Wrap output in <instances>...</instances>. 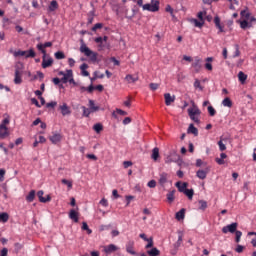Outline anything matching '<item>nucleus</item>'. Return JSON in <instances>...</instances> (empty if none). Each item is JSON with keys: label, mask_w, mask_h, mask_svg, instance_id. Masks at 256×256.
I'll return each instance as SVG.
<instances>
[{"label": "nucleus", "mask_w": 256, "mask_h": 256, "mask_svg": "<svg viewBox=\"0 0 256 256\" xmlns=\"http://www.w3.org/2000/svg\"><path fill=\"white\" fill-rule=\"evenodd\" d=\"M80 43V53H83L85 57H88L90 61H92V63H96L99 54H97V52H93V50H90V48L87 47V44H85V41L83 39L80 40Z\"/></svg>", "instance_id": "nucleus-1"}, {"label": "nucleus", "mask_w": 256, "mask_h": 256, "mask_svg": "<svg viewBox=\"0 0 256 256\" xmlns=\"http://www.w3.org/2000/svg\"><path fill=\"white\" fill-rule=\"evenodd\" d=\"M24 67L25 66L21 62L15 65V78H14L15 85H21V83H23V79H21V77L23 75Z\"/></svg>", "instance_id": "nucleus-2"}, {"label": "nucleus", "mask_w": 256, "mask_h": 256, "mask_svg": "<svg viewBox=\"0 0 256 256\" xmlns=\"http://www.w3.org/2000/svg\"><path fill=\"white\" fill-rule=\"evenodd\" d=\"M188 115L194 123H200L201 121L199 120V115H201V110L193 104V107L188 108Z\"/></svg>", "instance_id": "nucleus-3"}, {"label": "nucleus", "mask_w": 256, "mask_h": 256, "mask_svg": "<svg viewBox=\"0 0 256 256\" xmlns=\"http://www.w3.org/2000/svg\"><path fill=\"white\" fill-rule=\"evenodd\" d=\"M9 117L5 118L1 124H0V139H5L6 137H9V128H7V125L10 123Z\"/></svg>", "instance_id": "nucleus-4"}, {"label": "nucleus", "mask_w": 256, "mask_h": 256, "mask_svg": "<svg viewBox=\"0 0 256 256\" xmlns=\"http://www.w3.org/2000/svg\"><path fill=\"white\" fill-rule=\"evenodd\" d=\"M142 9L143 11H151L152 13H156V11H159V1L152 0L151 4H144Z\"/></svg>", "instance_id": "nucleus-5"}, {"label": "nucleus", "mask_w": 256, "mask_h": 256, "mask_svg": "<svg viewBox=\"0 0 256 256\" xmlns=\"http://www.w3.org/2000/svg\"><path fill=\"white\" fill-rule=\"evenodd\" d=\"M203 60L199 57H195L193 63H192V67L195 71V73H199V71H201V69H203Z\"/></svg>", "instance_id": "nucleus-6"}, {"label": "nucleus", "mask_w": 256, "mask_h": 256, "mask_svg": "<svg viewBox=\"0 0 256 256\" xmlns=\"http://www.w3.org/2000/svg\"><path fill=\"white\" fill-rule=\"evenodd\" d=\"M237 227H238L237 222H234V223H232L230 225L224 226L222 228V233H224V234L235 233V232H237Z\"/></svg>", "instance_id": "nucleus-7"}, {"label": "nucleus", "mask_w": 256, "mask_h": 256, "mask_svg": "<svg viewBox=\"0 0 256 256\" xmlns=\"http://www.w3.org/2000/svg\"><path fill=\"white\" fill-rule=\"evenodd\" d=\"M51 65H53V58H51V56H43L42 68L47 69V67H51Z\"/></svg>", "instance_id": "nucleus-8"}, {"label": "nucleus", "mask_w": 256, "mask_h": 256, "mask_svg": "<svg viewBox=\"0 0 256 256\" xmlns=\"http://www.w3.org/2000/svg\"><path fill=\"white\" fill-rule=\"evenodd\" d=\"M59 111L63 117L69 115L71 113V108L67 105V103H63L59 106Z\"/></svg>", "instance_id": "nucleus-9"}, {"label": "nucleus", "mask_w": 256, "mask_h": 256, "mask_svg": "<svg viewBox=\"0 0 256 256\" xmlns=\"http://www.w3.org/2000/svg\"><path fill=\"white\" fill-rule=\"evenodd\" d=\"M133 247H135V241L129 240L126 243V251H127V253H129L130 255H137V252H135Z\"/></svg>", "instance_id": "nucleus-10"}, {"label": "nucleus", "mask_w": 256, "mask_h": 256, "mask_svg": "<svg viewBox=\"0 0 256 256\" xmlns=\"http://www.w3.org/2000/svg\"><path fill=\"white\" fill-rule=\"evenodd\" d=\"M119 248L115 244H109L108 246H104V253L106 255H111V253H115Z\"/></svg>", "instance_id": "nucleus-11"}, {"label": "nucleus", "mask_w": 256, "mask_h": 256, "mask_svg": "<svg viewBox=\"0 0 256 256\" xmlns=\"http://www.w3.org/2000/svg\"><path fill=\"white\" fill-rule=\"evenodd\" d=\"M43 195H44L43 190H39L37 192V197H38L40 203H48V201H51V196L47 195V197L45 198V197H43Z\"/></svg>", "instance_id": "nucleus-12"}, {"label": "nucleus", "mask_w": 256, "mask_h": 256, "mask_svg": "<svg viewBox=\"0 0 256 256\" xmlns=\"http://www.w3.org/2000/svg\"><path fill=\"white\" fill-rule=\"evenodd\" d=\"M51 143H53V145H57V143H60L61 139H63V136L59 133H55L52 136L49 137Z\"/></svg>", "instance_id": "nucleus-13"}, {"label": "nucleus", "mask_w": 256, "mask_h": 256, "mask_svg": "<svg viewBox=\"0 0 256 256\" xmlns=\"http://www.w3.org/2000/svg\"><path fill=\"white\" fill-rule=\"evenodd\" d=\"M210 169L206 168L205 170H198L196 172V177H198V179H207V174L209 173Z\"/></svg>", "instance_id": "nucleus-14"}, {"label": "nucleus", "mask_w": 256, "mask_h": 256, "mask_svg": "<svg viewBox=\"0 0 256 256\" xmlns=\"http://www.w3.org/2000/svg\"><path fill=\"white\" fill-rule=\"evenodd\" d=\"M189 184L187 183V182H181V181H179V182H176V184H175V186L177 187V189H178V191L180 192V193H184V191H187V186H188Z\"/></svg>", "instance_id": "nucleus-15"}, {"label": "nucleus", "mask_w": 256, "mask_h": 256, "mask_svg": "<svg viewBox=\"0 0 256 256\" xmlns=\"http://www.w3.org/2000/svg\"><path fill=\"white\" fill-rule=\"evenodd\" d=\"M69 217L74 223H79V213L75 209L70 210Z\"/></svg>", "instance_id": "nucleus-16"}, {"label": "nucleus", "mask_w": 256, "mask_h": 256, "mask_svg": "<svg viewBox=\"0 0 256 256\" xmlns=\"http://www.w3.org/2000/svg\"><path fill=\"white\" fill-rule=\"evenodd\" d=\"M167 179H169V175L165 172L160 174V178L158 180L159 185H161V187H165V183H167Z\"/></svg>", "instance_id": "nucleus-17"}, {"label": "nucleus", "mask_w": 256, "mask_h": 256, "mask_svg": "<svg viewBox=\"0 0 256 256\" xmlns=\"http://www.w3.org/2000/svg\"><path fill=\"white\" fill-rule=\"evenodd\" d=\"M165 104L167 106L171 105V103H175V96H171L170 93L164 94Z\"/></svg>", "instance_id": "nucleus-18"}, {"label": "nucleus", "mask_w": 256, "mask_h": 256, "mask_svg": "<svg viewBox=\"0 0 256 256\" xmlns=\"http://www.w3.org/2000/svg\"><path fill=\"white\" fill-rule=\"evenodd\" d=\"M87 69H89V65L87 63H83L80 66V70H81V75L83 77H89V71H87Z\"/></svg>", "instance_id": "nucleus-19"}, {"label": "nucleus", "mask_w": 256, "mask_h": 256, "mask_svg": "<svg viewBox=\"0 0 256 256\" xmlns=\"http://www.w3.org/2000/svg\"><path fill=\"white\" fill-rule=\"evenodd\" d=\"M73 77V70H67L66 74L61 78L62 83H68L69 79Z\"/></svg>", "instance_id": "nucleus-20"}, {"label": "nucleus", "mask_w": 256, "mask_h": 256, "mask_svg": "<svg viewBox=\"0 0 256 256\" xmlns=\"http://www.w3.org/2000/svg\"><path fill=\"white\" fill-rule=\"evenodd\" d=\"M187 133H191L192 135H194V137H197V135H199V130L195 127V125L190 124Z\"/></svg>", "instance_id": "nucleus-21"}, {"label": "nucleus", "mask_w": 256, "mask_h": 256, "mask_svg": "<svg viewBox=\"0 0 256 256\" xmlns=\"http://www.w3.org/2000/svg\"><path fill=\"white\" fill-rule=\"evenodd\" d=\"M57 9H59V3H57V0H52L48 7V11L53 12L57 11Z\"/></svg>", "instance_id": "nucleus-22"}, {"label": "nucleus", "mask_w": 256, "mask_h": 256, "mask_svg": "<svg viewBox=\"0 0 256 256\" xmlns=\"http://www.w3.org/2000/svg\"><path fill=\"white\" fill-rule=\"evenodd\" d=\"M214 23H215V26L217 27V29H219L220 33L225 32V30L223 29V26H221V19L219 18V16H216L214 18Z\"/></svg>", "instance_id": "nucleus-23"}, {"label": "nucleus", "mask_w": 256, "mask_h": 256, "mask_svg": "<svg viewBox=\"0 0 256 256\" xmlns=\"http://www.w3.org/2000/svg\"><path fill=\"white\" fill-rule=\"evenodd\" d=\"M125 81H127V83H137V81H139V77L128 74L125 77Z\"/></svg>", "instance_id": "nucleus-24"}, {"label": "nucleus", "mask_w": 256, "mask_h": 256, "mask_svg": "<svg viewBox=\"0 0 256 256\" xmlns=\"http://www.w3.org/2000/svg\"><path fill=\"white\" fill-rule=\"evenodd\" d=\"M175 193H176V190H171V191L166 195L168 203H173V201H175Z\"/></svg>", "instance_id": "nucleus-25"}, {"label": "nucleus", "mask_w": 256, "mask_h": 256, "mask_svg": "<svg viewBox=\"0 0 256 256\" xmlns=\"http://www.w3.org/2000/svg\"><path fill=\"white\" fill-rule=\"evenodd\" d=\"M213 61V57H208L206 58V64H205V69H207V71H213V64H211V62Z\"/></svg>", "instance_id": "nucleus-26"}, {"label": "nucleus", "mask_w": 256, "mask_h": 256, "mask_svg": "<svg viewBox=\"0 0 256 256\" xmlns=\"http://www.w3.org/2000/svg\"><path fill=\"white\" fill-rule=\"evenodd\" d=\"M185 211H186L185 208H182L180 211H178L176 213L177 221H181V220L185 219Z\"/></svg>", "instance_id": "nucleus-27"}, {"label": "nucleus", "mask_w": 256, "mask_h": 256, "mask_svg": "<svg viewBox=\"0 0 256 256\" xmlns=\"http://www.w3.org/2000/svg\"><path fill=\"white\" fill-rule=\"evenodd\" d=\"M36 53L35 50H33V48L26 50V54L24 55L25 59H33L35 57Z\"/></svg>", "instance_id": "nucleus-28"}, {"label": "nucleus", "mask_w": 256, "mask_h": 256, "mask_svg": "<svg viewBox=\"0 0 256 256\" xmlns=\"http://www.w3.org/2000/svg\"><path fill=\"white\" fill-rule=\"evenodd\" d=\"M9 221V214L7 212L0 213V223H7Z\"/></svg>", "instance_id": "nucleus-29"}, {"label": "nucleus", "mask_w": 256, "mask_h": 256, "mask_svg": "<svg viewBox=\"0 0 256 256\" xmlns=\"http://www.w3.org/2000/svg\"><path fill=\"white\" fill-rule=\"evenodd\" d=\"M222 105L223 107H233V101H231V98L226 97L223 101H222Z\"/></svg>", "instance_id": "nucleus-30"}, {"label": "nucleus", "mask_w": 256, "mask_h": 256, "mask_svg": "<svg viewBox=\"0 0 256 256\" xmlns=\"http://www.w3.org/2000/svg\"><path fill=\"white\" fill-rule=\"evenodd\" d=\"M34 200H35V190H31L29 194L26 196V201H28V203H33Z\"/></svg>", "instance_id": "nucleus-31"}, {"label": "nucleus", "mask_w": 256, "mask_h": 256, "mask_svg": "<svg viewBox=\"0 0 256 256\" xmlns=\"http://www.w3.org/2000/svg\"><path fill=\"white\" fill-rule=\"evenodd\" d=\"M147 254L149 256H159V255H161V251H159V249H157V248H152L151 250L147 251Z\"/></svg>", "instance_id": "nucleus-32"}, {"label": "nucleus", "mask_w": 256, "mask_h": 256, "mask_svg": "<svg viewBox=\"0 0 256 256\" xmlns=\"http://www.w3.org/2000/svg\"><path fill=\"white\" fill-rule=\"evenodd\" d=\"M89 109L92 113H95L96 111H99V106H95V101L89 100Z\"/></svg>", "instance_id": "nucleus-33"}, {"label": "nucleus", "mask_w": 256, "mask_h": 256, "mask_svg": "<svg viewBox=\"0 0 256 256\" xmlns=\"http://www.w3.org/2000/svg\"><path fill=\"white\" fill-rule=\"evenodd\" d=\"M183 193L190 201L193 199V195H195V191L193 189H186Z\"/></svg>", "instance_id": "nucleus-34"}, {"label": "nucleus", "mask_w": 256, "mask_h": 256, "mask_svg": "<svg viewBox=\"0 0 256 256\" xmlns=\"http://www.w3.org/2000/svg\"><path fill=\"white\" fill-rule=\"evenodd\" d=\"M182 243H183V233L179 232L178 240L174 244L175 249H179V247H181Z\"/></svg>", "instance_id": "nucleus-35"}, {"label": "nucleus", "mask_w": 256, "mask_h": 256, "mask_svg": "<svg viewBox=\"0 0 256 256\" xmlns=\"http://www.w3.org/2000/svg\"><path fill=\"white\" fill-rule=\"evenodd\" d=\"M152 159L154 161H157V159H159V148L155 147L153 150H152V155H151Z\"/></svg>", "instance_id": "nucleus-36"}, {"label": "nucleus", "mask_w": 256, "mask_h": 256, "mask_svg": "<svg viewBox=\"0 0 256 256\" xmlns=\"http://www.w3.org/2000/svg\"><path fill=\"white\" fill-rule=\"evenodd\" d=\"M238 79L240 81V83H245V81H247V75L243 73V71H240L238 73Z\"/></svg>", "instance_id": "nucleus-37"}, {"label": "nucleus", "mask_w": 256, "mask_h": 256, "mask_svg": "<svg viewBox=\"0 0 256 256\" xmlns=\"http://www.w3.org/2000/svg\"><path fill=\"white\" fill-rule=\"evenodd\" d=\"M38 51H41L43 57H47V50H45V46L43 44H37Z\"/></svg>", "instance_id": "nucleus-38"}, {"label": "nucleus", "mask_w": 256, "mask_h": 256, "mask_svg": "<svg viewBox=\"0 0 256 256\" xmlns=\"http://www.w3.org/2000/svg\"><path fill=\"white\" fill-rule=\"evenodd\" d=\"M192 23H194L195 27H203V25H205V21L202 20H197V19H193Z\"/></svg>", "instance_id": "nucleus-39"}, {"label": "nucleus", "mask_w": 256, "mask_h": 256, "mask_svg": "<svg viewBox=\"0 0 256 256\" xmlns=\"http://www.w3.org/2000/svg\"><path fill=\"white\" fill-rule=\"evenodd\" d=\"M240 15H241V17H243L244 19H247V20H249V17H251V13H249V11L247 9L242 10L240 12Z\"/></svg>", "instance_id": "nucleus-40"}, {"label": "nucleus", "mask_w": 256, "mask_h": 256, "mask_svg": "<svg viewBox=\"0 0 256 256\" xmlns=\"http://www.w3.org/2000/svg\"><path fill=\"white\" fill-rule=\"evenodd\" d=\"M82 111H83V116L84 117H89V115H91V113H93L90 108H87L85 106H82Z\"/></svg>", "instance_id": "nucleus-41"}, {"label": "nucleus", "mask_w": 256, "mask_h": 256, "mask_svg": "<svg viewBox=\"0 0 256 256\" xmlns=\"http://www.w3.org/2000/svg\"><path fill=\"white\" fill-rule=\"evenodd\" d=\"M82 229L83 231H87L88 235H91V233H93V230L89 229V225H87V222L82 223Z\"/></svg>", "instance_id": "nucleus-42"}, {"label": "nucleus", "mask_w": 256, "mask_h": 256, "mask_svg": "<svg viewBox=\"0 0 256 256\" xmlns=\"http://www.w3.org/2000/svg\"><path fill=\"white\" fill-rule=\"evenodd\" d=\"M27 55V51L18 50L14 52V57H25Z\"/></svg>", "instance_id": "nucleus-43"}, {"label": "nucleus", "mask_w": 256, "mask_h": 256, "mask_svg": "<svg viewBox=\"0 0 256 256\" xmlns=\"http://www.w3.org/2000/svg\"><path fill=\"white\" fill-rule=\"evenodd\" d=\"M54 57L58 60L65 59V53H63L62 51H58L54 54Z\"/></svg>", "instance_id": "nucleus-44"}, {"label": "nucleus", "mask_w": 256, "mask_h": 256, "mask_svg": "<svg viewBox=\"0 0 256 256\" xmlns=\"http://www.w3.org/2000/svg\"><path fill=\"white\" fill-rule=\"evenodd\" d=\"M241 29H247V27H251V24L247 20H243L240 22Z\"/></svg>", "instance_id": "nucleus-45"}, {"label": "nucleus", "mask_w": 256, "mask_h": 256, "mask_svg": "<svg viewBox=\"0 0 256 256\" xmlns=\"http://www.w3.org/2000/svg\"><path fill=\"white\" fill-rule=\"evenodd\" d=\"M94 131L99 133L100 131H103V125L101 123H97L93 126Z\"/></svg>", "instance_id": "nucleus-46"}, {"label": "nucleus", "mask_w": 256, "mask_h": 256, "mask_svg": "<svg viewBox=\"0 0 256 256\" xmlns=\"http://www.w3.org/2000/svg\"><path fill=\"white\" fill-rule=\"evenodd\" d=\"M208 113L210 117H215L217 111L215 110V108H213V106H208Z\"/></svg>", "instance_id": "nucleus-47"}, {"label": "nucleus", "mask_w": 256, "mask_h": 256, "mask_svg": "<svg viewBox=\"0 0 256 256\" xmlns=\"http://www.w3.org/2000/svg\"><path fill=\"white\" fill-rule=\"evenodd\" d=\"M252 235H254L255 237L252 238V240H251V245H252L253 247H256V232H248V236H252Z\"/></svg>", "instance_id": "nucleus-48"}, {"label": "nucleus", "mask_w": 256, "mask_h": 256, "mask_svg": "<svg viewBox=\"0 0 256 256\" xmlns=\"http://www.w3.org/2000/svg\"><path fill=\"white\" fill-rule=\"evenodd\" d=\"M199 205H200V209H201L202 211H205V210L207 209V201H205V200H200V201H199Z\"/></svg>", "instance_id": "nucleus-49"}, {"label": "nucleus", "mask_w": 256, "mask_h": 256, "mask_svg": "<svg viewBox=\"0 0 256 256\" xmlns=\"http://www.w3.org/2000/svg\"><path fill=\"white\" fill-rule=\"evenodd\" d=\"M235 235H236L235 241H236V243H239V241H241V237L243 235V232H241L239 230H236Z\"/></svg>", "instance_id": "nucleus-50"}, {"label": "nucleus", "mask_w": 256, "mask_h": 256, "mask_svg": "<svg viewBox=\"0 0 256 256\" xmlns=\"http://www.w3.org/2000/svg\"><path fill=\"white\" fill-rule=\"evenodd\" d=\"M147 186H148L150 189H155V187H157V181H155V180H150V181L147 183Z\"/></svg>", "instance_id": "nucleus-51"}, {"label": "nucleus", "mask_w": 256, "mask_h": 256, "mask_svg": "<svg viewBox=\"0 0 256 256\" xmlns=\"http://www.w3.org/2000/svg\"><path fill=\"white\" fill-rule=\"evenodd\" d=\"M62 183H63V185H67V187H68L69 189H72V188H73V182H71V181H69V180H67V179H62Z\"/></svg>", "instance_id": "nucleus-52"}, {"label": "nucleus", "mask_w": 256, "mask_h": 256, "mask_svg": "<svg viewBox=\"0 0 256 256\" xmlns=\"http://www.w3.org/2000/svg\"><path fill=\"white\" fill-rule=\"evenodd\" d=\"M194 87H195V89H199L200 91H203V86H201V81H199L197 79L194 82Z\"/></svg>", "instance_id": "nucleus-53"}, {"label": "nucleus", "mask_w": 256, "mask_h": 256, "mask_svg": "<svg viewBox=\"0 0 256 256\" xmlns=\"http://www.w3.org/2000/svg\"><path fill=\"white\" fill-rule=\"evenodd\" d=\"M218 146L220 151H225L227 146L223 143V140L218 141Z\"/></svg>", "instance_id": "nucleus-54"}, {"label": "nucleus", "mask_w": 256, "mask_h": 256, "mask_svg": "<svg viewBox=\"0 0 256 256\" xmlns=\"http://www.w3.org/2000/svg\"><path fill=\"white\" fill-rule=\"evenodd\" d=\"M204 15H207V12L201 11V12H198L197 17L200 21H205V19L203 18Z\"/></svg>", "instance_id": "nucleus-55"}, {"label": "nucleus", "mask_w": 256, "mask_h": 256, "mask_svg": "<svg viewBox=\"0 0 256 256\" xmlns=\"http://www.w3.org/2000/svg\"><path fill=\"white\" fill-rule=\"evenodd\" d=\"M149 87H150L151 91H157L159 89V84H157V83H150Z\"/></svg>", "instance_id": "nucleus-56"}, {"label": "nucleus", "mask_w": 256, "mask_h": 256, "mask_svg": "<svg viewBox=\"0 0 256 256\" xmlns=\"http://www.w3.org/2000/svg\"><path fill=\"white\" fill-rule=\"evenodd\" d=\"M5 169H0V183L5 181Z\"/></svg>", "instance_id": "nucleus-57"}, {"label": "nucleus", "mask_w": 256, "mask_h": 256, "mask_svg": "<svg viewBox=\"0 0 256 256\" xmlns=\"http://www.w3.org/2000/svg\"><path fill=\"white\" fill-rule=\"evenodd\" d=\"M97 29H103V24L97 23L92 27V31H97Z\"/></svg>", "instance_id": "nucleus-58"}, {"label": "nucleus", "mask_w": 256, "mask_h": 256, "mask_svg": "<svg viewBox=\"0 0 256 256\" xmlns=\"http://www.w3.org/2000/svg\"><path fill=\"white\" fill-rule=\"evenodd\" d=\"M100 205H102L103 207H108L109 206V202H107V199L102 198L100 200Z\"/></svg>", "instance_id": "nucleus-59"}, {"label": "nucleus", "mask_w": 256, "mask_h": 256, "mask_svg": "<svg viewBox=\"0 0 256 256\" xmlns=\"http://www.w3.org/2000/svg\"><path fill=\"white\" fill-rule=\"evenodd\" d=\"M123 165H124V169H128V167H131L133 165V162H131V161H124Z\"/></svg>", "instance_id": "nucleus-60"}, {"label": "nucleus", "mask_w": 256, "mask_h": 256, "mask_svg": "<svg viewBox=\"0 0 256 256\" xmlns=\"http://www.w3.org/2000/svg\"><path fill=\"white\" fill-rule=\"evenodd\" d=\"M215 161L218 165H225V160L223 158H216Z\"/></svg>", "instance_id": "nucleus-61"}, {"label": "nucleus", "mask_w": 256, "mask_h": 256, "mask_svg": "<svg viewBox=\"0 0 256 256\" xmlns=\"http://www.w3.org/2000/svg\"><path fill=\"white\" fill-rule=\"evenodd\" d=\"M241 55V51H239V45H236V50L234 52L233 57H239Z\"/></svg>", "instance_id": "nucleus-62"}, {"label": "nucleus", "mask_w": 256, "mask_h": 256, "mask_svg": "<svg viewBox=\"0 0 256 256\" xmlns=\"http://www.w3.org/2000/svg\"><path fill=\"white\" fill-rule=\"evenodd\" d=\"M68 65H69L70 67H75V59L69 58V59H68Z\"/></svg>", "instance_id": "nucleus-63"}, {"label": "nucleus", "mask_w": 256, "mask_h": 256, "mask_svg": "<svg viewBox=\"0 0 256 256\" xmlns=\"http://www.w3.org/2000/svg\"><path fill=\"white\" fill-rule=\"evenodd\" d=\"M7 253H9V250L7 248H3L0 252V256H7Z\"/></svg>", "instance_id": "nucleus-64"}]
</instances>
